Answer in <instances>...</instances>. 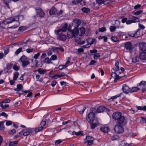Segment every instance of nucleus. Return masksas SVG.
<instances>
[{"label":"nucleus","instance_id":"nucleus-1","mask_svg":"<svg viewBox=\"0 0 146 146\" xmlns=\"http://www.w3.org/2000/svg\"><path fill=\"white\" fill-rule=\"evenodd\" d=\"M112 118L115 120H117L118 123L120 124H123L125 121V117L122 115L120 112H114L112 115Z\"/></svg>","mask_w":146,"mask_h":146},{"label":"nucleus","instance_id":"nucleus-2","mask_svg":"<svg viewBox=\"0 0 146 146\" xmlns=\"http://www.w3.org/2000/svg\"><path fill=\"white\" fill-rule=\"evenodd\" d=\"M140 89V88L136 87L130 88L126 84H124L122 88L123 92L126 94H128L129 93H131L137 92Z\"/></svg>","mask_w":146,"mask_h":146},{"label":"nucleus","instance_id":"nucleus-3","mask_svg":"<svg viewBox=\"0 0 146 146\" xmlns=\"http://www.w3.org/2000/svg\"><path fill=\"white\" fill-rule=\"evenodd\" d=\"M90 111V113L87 116L86 120L88 122L91 123L95 119V114L96 113V108H91Z\"/></svg>","mask_w":146,"mask_h":146},{"label":"nucleus","instance_id":"nucleus-4","mask_svg":"<svg viewBox=\"0 0 146 146\" xmlns=\"http://www.w3.org/2000/svg\"><path fill=\"white\" fill-rule=\"evenodd\" d=\"M120 70H119V71L117 72V73L115 72H112L111 74V76L112 77L114 78L115 80L114 81L115 82H117V80H118L120 78H121L123 77V76H119L118 75H117V74H120L121 73H123L124 71V69L123 68L121 67L120 68Z\"/></svg>","mask_w":146,"mask_h":146},{"label":"nucleus","instance_id":"nucleus-5","mask_svg":"<svg viewBox=\"0 0 146 146\" xmlns=\"http://www.w3.org/2000/svg\"><path fill=\"white\" fill-rule=\"evenodd\" d=\"M19 18L18 16L10 17L3 21L5 24H9L15 21H19Z\"/></svg>","mask_w":146,"mask_h":146},{"label":"nucleus","instance_id":"nucleus-6","mask_svg":"<svg viewBox=\"0 0 146 146\" xmlns=\"http://www.w3.org/2000/svg\"><path fill=\"white\" fill-rule=\"evenodd\" d=\"M20 60L22 62V66L23 67H25L27 65L30 64L28 58L25 56H23L21 57Z\"/></svg>","mask_w":146,"mask_h":146},{"label":"nucleus","instance_id":"nucleus-7","mask_svg":"<svg viewBox=\"0 0 146 146\" xmlns=\"http://www.w3.org/2000/svg\"><path fill=\"white\" fill-rule=\"evenodd\" d=\"M114 129L115 132L117 134L122 133L124 131V128L121 126L119 125H115Z\"/></svg>","mask_w":146,"mask_h":146},{"label":"nucleus","instance_id":"nucleus-8","mask_svg":"<svg viewBox=\"0 0 146 146\" xmlns=\"http://www.w3.org/2000/svg\"><path fill=\"white\" fill-rule=\"evenodd\" d=\"M36 13V16L37 17H43L45 16V13L43 10L40 7H36L35 8Z\"/></svg>","mask_w":146,"mask_h":146},{"label":"nucleus","instance_id":"nucleus-9","mask_svg":"<svg viewBox=\"0 0 146 146\" xmlns=\"http://www.w3.org/2000/svg\"><path fill=\"white\" fill-rule=\"evenodd\" d=\"M94 138L90 136H87L84 139V143H87V145L90 146L93 144Z\"/></svg>","mask_w":146,"mask_h":146},{"label":"nucleus","instance_id":"nucleus-10","mask_svg":"<svg viewBox=\"0 0 146 146\" xmlns=\"http://www.w3.org/2000/svg\"><path fill=\"white\" fill-rule=\"evenodd\" d=\"M85 32V28L83 27H82L78 29L77 28V31L75 32V34L76 35H78L79 36H82L84 35Z\"/></svg>","mask_w":146,"mask_h":146},{"label":"nucleus","instance_id":"nucleus-11","mask_svg":"<svg viewBox=\"0 0 146 146\" xmlns=\"http://www.w3.org/2000/svg\"><path fill=\"white\" fill-rule=\"evenodd\" d=\"M77 31V29L74 28L73 30H68V36L69 38H72L76 36L75 32Z\"/></svg>","mask_w":146,"mask_h":146},{"label":"nucleus","instance_id":"nucleus-12","mask_svg":"<svg viewBox=\"0 0 146 146\" xmlns=\"http://www.w3.org/2000/svg\"><path fill=\"white\" fill-rule=\"evenodd\" d=\"M125 47L127 50H128L129 52L132 53L133 48L132 44L129 42H126L125 44Z\"/></svg>","mask_w":146,"mask_h":146},{"label":"nucleus","instance_id":"nucleus-13","mask_svg":"<svg viewBox=\"0 0 146 146\" xmlns=\"http://www.w3.org/2000/svg\"><path fill=\"white\" fill-rule=\"evenodd\" d=\"M68 25L65 24L64 25L61 29H60L57 31H55V33L56 35H58L59 33L61 32H66L67 29Z\"/></svg>","mask_w":146,"mask_h":146},{"label":"nucleus","instance_id":"nucleus-14","mask_svg":"<svg viewBox=\"0 0 146 146\" xmlns=\"http://www.w3.org/2000/svg\"><path fill=\"white\" fill-rule=\"evenodd\" d=\"M138 86H141L143 92H144L146 91V82L145 81H141L138 84Z\"/></svg>","mask_w":146,"mask_h":146},{"label":"nucleus","instance_id":"nucleus-15","mask_svg":"<svg viewBox=\"0 0 146 146\" xmlns=\"http://www.w3.org/2000/svg\"><path fill=\"white\" fill-rule=\"evenodd\" d=\"M81 22L79 19H75L73 21V25H74L75 28L77 29V28L80 25Z\"/></svg>","mask_w":146,"mask_h":146},{"label":"nucleus","instance_id":"nucleus-16","mask_svg":"<svg viewBox=\"0 0 146 146\" xmlns=\"http://www.w3.org/2000/svg\"><path fill=\"white\" fill-rule=\"evenodd\" d=\"M66 38L67 36L66 35L61 34L58 35L57 38L58 39L64 41L66 40Z\"/></svg>","mask_w":146,"mask_h":146},{"label":"nucleus","instance_id":"nucleus-17","mask_svg":"<svg viewBox=\"0 0 146 146\" xmlns=\"http://www.w3.org/2000/svg\"><path fill=\"white\" fill-rule=\"evenodd\" d=\"M23 135L26 136L29 135L30 133L32 132V131L30 128L26 129L23 130Z\"/></svg>","mask_w":146,"mask_h":146},{"label":"nucleus","instance_id":"nucleus-18","mask_svg":"<svg viewBox=\"0 0 146 146\" xmlns=\"http://www.w3.org/2000/svg\"><path fill=\"white\" fill-rule=\"evenodd\" d=\"M86 41L89 45H91L94 43L95 41V39L92 38H89L86 39Z\"/></svg>","mask_w":146,"mask_h":146},{"label":"nucleus","instance_id":"nucleus-19","mask_svg":"<svg viewBox=\"0 0 146 146\" xmlns=\"http://www.w3.org/2000/svg\"><path fill=\"white\" fill-rule=\"evenodd\" d=\"M139 48L142 51H146V43L142 42L139 45Z\"/></svg>","mask_w":146,"mask_h":146},{"label":"nucleus","instance_id":"nucleus-20","mask_svg":"<svg viewBox=\"0 0 146 146\" xmlns=\"http://www.w3.org/2000/svg\"><path fill=\"white\" fill-rule=\"evenodd\" d=\"M106 110V108L105 106H100L97 110L96 109V113H100L105 111Z\"/></svg>","mask_w":146,"mask_h":146},{"label":"nucleus","instance_id":"nucleus-21","mask_svg":"<svg viewBox=\"0 0 146 146\" xmlns=\"http://www.w3.org/2000/svg\"><path fill=\"white\" fill-rule=\"evenodd\" d=\"M57 13V9L56 8L54 7H52L49 11V13L51 15H55Z\"/></svg>","mask_w":146,"mask_h":146},{"label":"nucleus","instance_id":"nucleus-22","mask_svg":"<svg viewBox=\"0 0 146 146\" xmlns=\"http://www.w3.org/2000/svg\"><path fill=\"white\" fill-rule=\"evenodd\" d=\"M100 130L103 133H107L110 131V129L108 127H104L100 128Z\"/></svg>","mask_w":146,"mask_h":146},{"label":"nucleus","instance_id":"nucleus-23","mask_svg":"<svg viewBox=\"0 0 146 146\" xmlns=\"http://www.w3.org/2000/svg\"><path fill=\"white\" fill-rule=\"evenodd\" d=\"M119 62L118 61H116L115 64V67L113 68V69L117 72H118L119 71Z\"/></svg>","mask_w":146,"mask_h":146},{"label":"nucleus","instance_id":"nucleus-24","mask_svg":"<svg viewBox=\"0 0 146 146\" xmlns=\"http://www.w3.org/2000/svg\"><path fill=\"white\" fill-rule=\"evenodd\" d=\"M139 57L141 60H146V53L143 52L141 53L140 54Z\"/></svg>","mask_w":146,"mask_h":146},{"label":"nucleus","instance_id":"nucleus-25","mask_svg":"<svg viewBox=\"0 0 146 146\" xmlns=\"http://www.w3.org/2000/svg\"><path fill=\"white\" fill-rule=\"evenodd\" d=\"M36 71H38L39 73L42 74H44L46 72L45 70H42L40 68H38L37 70H35V72Z\"/></svg>","mask_w":146,"mask_h":146},{"label":"nucleus","instance_id":"nucleus-26","mask_svg":"<svg viewBox=\"0 0 146 146\" xmlns=\"http://www.w3.org/2000/svg\"><path fill=\"white\" fill-rule=\"evenodd\" d=\"M17 88L14 89V90L17 92L19 91L23 88L22 85L20 84H18L17 86Z\"/></svg>","mask_w":146,"mask_h":146},{"label":"nucleus","instance_id":"nucleus-27","mask_svg":"<svg viewBox=\"0 0 146 146\" xmlns=\"http://www.w3.org/2000/svg\"><path fill=\"white\" fill-rule=\"evenodd\" d=\"M18 141H10L9 143V146H16L18 143Z\"/></svg>","mask_w":146,"mask_h":146},{"label":"nucleus","instance_id":"nucleus-28","mask_svg":"<svg viewBox=\"0 0 146 146\" xmlns=\"http://www.w3.org/2000/svg\"><path fill=\"white\" fill-rule=\"evenodd\" d=\"M19 74V73L17 72H16L14 73L13 79H14V80H16L18 78Z\"/></svg>","mask_w":146,"mask_h":146},{"label":"nucleus","instance_id":"nucleus-29","mask_svg":"<svg viewBox=\"0 0 146 146\" xmlns=\"http://www.w3.org/2000/svg\"><path fill=\"white\" fill-rule=\"evenodd\" d=\"M82 11L84 13H88L90 11V9L88 8L83 7L81 9Z\"/></svg>","mask_w":146,"mask_h":146},{"label":"nucleus","instance_id":"nucleus-30","mask_svg":"<svg viewBox=\"0 0 146 146\" xmlns=\"http://www.w3.org/2000/svg\"><path fill=\"white\" fill-rule=\"evenodd\" d=\"M43 128V127H36L35 128V131L36 133H37L41 131Z\"/></svg>","mask_w":146,"mask_h":146},{"label":"nucleus","instance_id":"nucleus-31","mask_svg":"<svg viewBox=\"0 0 146 146\" xmlns=\"http://www.w3.org/2000/svg\"><path fill=\"white\" fill-rule=\"evenodd\" d=\"M129 145L128 144L126 143L125 141H122L121 142L119 146H128Z\"/></svg>","mask_w":146,"mask_h":146},{"label":"nucleus","instance_id":"nucleus-32","mask_svg":"<svg viewBox=\"0 0 146 146\" xmlns=\"http://www.w3.org/2000/svg\"><path fill=\"white\" fill-rule=\"evenodd\" d=\"M3 1L8 8H9V3L11 2V0H3Z\"/></svg>","mask_w":146,"mask_h":146},{"label":"nucleus","instance_id":"nucleus-33","mask_svg":"<svg viewBox=\"0 0 146 146\" xmlns=\"http://www.w3.org/2000/svg\"><path fill=\"white\" fill-rule=\"evenodd\" d=\"M106 30V28L104 27H102L101 28H99L98 29L99 31L101 33L104 32V31H105Z\"/></svg>","mask_w":146,"mask_h":146},{"label":"nucleus","instance_id":"nucleus-34","mask_svg":"<svg viewBox=\"0 0 146 146\" xmlns=\"http://www.w3.org/2000/svg\"><path fill=\"white\" fill-rule=\"evenodd\" d=\"M22 48L21 47L17 49L15 52V54L16 55L18 54L21 52L23 51Z\"/></svg>","mask_w":146,"mask_h":146},{"label":"nucleus","instance_id":"nucleus-35","mask_svg":"<svg viewBox=\"0 0 146 146\" xmlns=\"http://www.w3.org/2000/svg\"><path fill=\"white\" fill-rule=\"evenodd\" d=\"M0 106L3 109H5L6 108L9 107V105L8 104H5L4 105L3 104H1L0 105Z\"/></svg>","mask_w":146,"mask_h":146},{"label":"nucleus","instance_id":"nucleus-36","mask_svg":"<svg viewBox=\"0 0 146 146\" xmlns=\"http://www.w3.org/2000/svg\"><path fill=\"white\" fill-rule=\"evenodd\" d=\"M131 18L132 19V20L134 21L135 23L136 22H139V21L138 18L135 16H132Z\"/></svg>","mask_w":146,"mask_h":146},{"label":"nucleus","instance_id":"nucleus-37","mask_svg":"<svg viewBox=\"0 0 146 146\" xmlns=\"http://www.w3.org/2000/svg\"><path fill=\"white\" fill-rule=\"evenodd\" d=\"M51 60L48 57L46 58H45L44 60V62L45 63H51Z\"/></svg>","mask_w":146,"mask_h":146},{"label":"nucleus","instance_id":"nucleus-38","mask_svg":"<svg viewBox=\"0 0 146 146\" xmlns=\"http://www.w3.org/2000/svg\"><path fill=\"white\" fill-rule=\"evenodd\" d=\"M82 1V0H74L72 1V3L75 5H77L78 4Z\"/></svg>","mask_w":146,"mask_h":146},{"label":"nucleus","instance_id":"nucleus-39","mask_svg":"<svg viewBox=\"0 0 146 146\" xmlns=\"http://www.w3.org/2000/svg\"><path fill=\"white\" fill-rule=\"evenodd\" d=\"M111 38V40L114 42H116L119 40L118 38L115 36H112Z\"/></svg>","mask_w":146,"mask_h":146},{"label":"nucleus","instance_id":"nucleus-40","mask_svg":"<svg viewBox=\"0 0 146 146\" xmlns=\"http://www.w3.org/2000/svg\"><path fill=\"white\" fill-rule=\"evenodd\" d=\"M64 74L63 73H62L61 75H56L54 76V77L55 79H57L58 78H60L62 76H64Z\"/></svg>","mask_w":146,"mask_h":146},{"label":"nucleus","instance_id":"nucleus-41","mask_svg":"<svg viewBox=\"0 0 146 146\" xmlns=\"http://www.w3.org/2000/svg\"><path fill=\"white\" fill-rule=\"evenodd\" d=\"M5 121L6 122V125L7 126L11 125L13 123V122L10 121L5 120Z\"/></svg>","mask_w":146,"mask_h":146},{"label":"nucleus","instance_id":"nucleus-42","mask_svg":"<svg viewBox=\"0 0 146 146\" xmlns=\"http://www.w3.org/2000/svg\"><path fill=\"white\" fill-rule=\"evenodd\" d=\"M3 116L4 117H5L6 118H7V117L8 116V115L5 113L4 112H2L1 113H0V116Z\"/></svg>","mask_w":146,"mask_h":146},{"label":"nucleus","instance_id":"nucleus-43","mask_svg":"<svg viewBox=\"0 0 146 146\" xmlns=\"http://www.w3.org/2000/svg\"><path fill=\"white\" fill-rule=\"evenodd\" d=\"M4 129V124L2 122H0V130H3Z\"/></svg>","mask_w":146,"mask_h":146},{"label":"nucleus","instance_id":"nucleus-44","mask_svg":"<svg viewBox=\"0 0 146 146\" xmlns=\"http://www.w3.org/2000/svg\"><path fill=\"white\" fill-rule=\"evenodd\" d=\"M57 59V57L56 55H53L50 58V60H56Z\"/></svg>","mask_w":146,"mask_h":146},{"label":"nucleus","instance_id":"nucleus-45","mask_svg":"<svg viewBox=\"0 0 146 146\" xmlns=\"http://www.w3.org/2000/svg\"><path fill=\"white\" fill-rule=\"evenodd\" d=\"M116 28L113 26H111L110 27V29L111 32H114L115 31Z\"/></svg>","mask_w":146,"mask_h":146},{"label":"nucleus","instance_id":"nucleus-46","mask_svg":"<svg viewBox=\"0 0 146 146\" xmlns=\"http://www.w3.org/2000/svg\"><path fill=\"white\" fill-rule=\"evenodd\" d=\"M19 22H17V24L15 25H14L13 26H11L10 27H9V28H10L12 29V28H16L17 27H19Z\"/></svg>","mask_w":146,"mask_h":146},{"label":"nucleus","instance_id":"nucleus-47","mask_svg":"<svg viewBox=\"0 0 146 146\" xmlns=\"http://www.w3.org/2000/svg\"><path fill=\"white\" fill-rule=\"evenodd\" d=\"M97 123H91L90 125L92 129H94L97 126Z\"/></svg>","mask_w":146,"mask_h":146},{"label":"nucleus","instance_id":"nucleus-48","mask_svg":"<svg viewBox=\"0 0 146 146\" xmlns=\"http://www.w3.org/2000/svg\"><path fill=\"white\" fill-rule=\"evenodd\" d=\"M34 50L33 48H28L26 49V51L28 53H30L33 52Z\"/></svg>","mask_w":146,"mask_h":146},{"label":"nucleus","instance_id":"nucleus-49","mask_svg":"<svg viewBox=\"0 0 146 146\" xmlns=\"http://www.w3.org/2000/svg\"><path fill=\"white\" fill-rule=\"evenodd\" d=\"M118 137L117 135H113L111 137V139L112 140H115L118 139Z\"/></svg>","mask_w":146,"mask_h":146},{"label":"nucleus","instance_id":"nucleus-50","mask_svg":"<svg viewBox=\"0 0 146 146\" xmlns=\"http://www.w3.org/2000/svg\"><path fill=\"white\" fill-rule=\"evenodd\" d=\"M13 68L14 70L17 71L19 69L20 67L18 66L15 65L13 66Z\"/></svg>","mask_w":146,"mask_h":146},{"label":"nucleus","instance_id":"nucleus-51","mask_svg":"<svg viewBox=\"0 0 146 146\" xmlns=\"http://www.w3.org/2000/svg\"><path fill=\"white\" fill-rule=\"evenodd\" d=\"M143 11L142 10H139L137 12L134 13L133 14L136 15H137L141 13Z\"/></svg>","mask_w":146,"mask_h":146},{"label":"nucleus","instance_id":"nucleus-52","mask_svg":"<svg viewBox=\"0 0 146 146\" xmlns=\"http://www.w3.org/2000/svg\"><path fill=\"white\" fill-rule=\"evenodd\" d=\"M135 23L134 21L132 20H129L127 21H126V23L127 25L130 24L132 23Z\"/></svg>","mask_w":146,"mask_h":146},{"label":"nucleus","instance_id":"nucleus-53","mask_svg":"<svg viewBox=\"0 0 146 146\" xmlns=\"http://www.w3.org/2000/svg\"><path fill=\"white\" fill-rule=\"evenodd\" d=\"M40 53L38 52L35 55L33 58L35 59L38 58V57L40 55Z\"/></svg>","mask_w":146,"mask_h":146},{"label":"nucleus","instance_id":"nucleus-54","mask_svg":"<svg viewBox=\"0 0 146 146\" xmlns=\"http://www.w3.org/2000/svg\"><path fill=\"white\" fill-rule=\"evenodd\" d=\"M12 64L11 63L7 64V65L6 68L8 70H10L12 68Z\"/></svg>","mask_w":146,"mask_h":146},{"label":"nucleus","instance_id":"nucleus-55","mask_svg":"<svg viewBox=\"0 0 146 146\" xmlns=\"http://www.w3.org/2000/svg\"><path fill=\"white\" fill-rule=\"evenodd\" d=\"M139 58L138 57L136 56L133 58V62H136L139 60Z\"/></svg>","mask_w":146,"mask_h":146},{"label":"nucleus","instance_id":"nucleus-56","mask_svg":"<svg viewBox=\"0 0 146 146\" xmlns=\"http://www.w3.org/2000/svg\"><path fill=\"white\" fill-rule=\"evenodd\" d=\"M83 133V132L82 131H79L78 132H74V134L76 135H79L80 134H82Z\"/></svg>","mask_w":146,"mask_h":146},{"label":"nucleus","instance_id":"nucleus-57","mask_svg":"<svg viewBox=\"0 0 146 146\" xmlns=\"http://www.w3.org/2000/svg\"><path fill=\"white\" fill-rule=\"evenodd\" d=\"M100 55L98 53H96L94 55V59H97L98 58L100 57Z\"/></svg>","mask_w":146,"mask_h":146},{"label":"nucleus","instance_id":"nucleus-58","mask_svg":"<svg viewBox=\"0 0 146 146\" xmlns=\"http://www.w3.org/2000/svg\"><path fill=\"white\" fill-rule=\"evenodd\" d=\"M96 3L99 4V5L103 3V0H96Z\"/></svg>","mask_w":146,"mask_h":146},{"label":"nucleus","instance_id":"nucleus-59","mask_svg":"<svg viewBox=\"0 0 146 146\" xmlns=\"http://www.w3.org/2000/svg\"><path fill=\"white\" fill-rule=\"evenodd\" d=\"M60 47H53L52 48V50L53 51H56V50H59Z\"/></svg>","mask_w":146,"mask_h":146},{"label":"nucleus","instance_id":"nucleus-60","mask_svg":"<svg viewBox=\"0 0 146 146\" xmlns=\"http://www.w3.org/2000/svg\"><path fill=\"white\" fill-rule=\"evenodd\" d=\"M57 83V82L55 80H53L52 82L51 85L52 86L54 87Z\"/></svg>","mask_w":146,"mask_h":146},{"label":"nucleus","instance_id":"nucleus-61","mask_svg":"<svg viewBox=\"0 0 146 146\" xmlns=\"http://www.w3.org/2000/svg\"><path fill=\"white\" fill-rule=\"evenodd\" d=\"M138 31H136L133 35H130V36L136 37H137V33Z\"/></svg>","mask_w":146,"mask_h":146},{"label":"nucleus","instance_id":"nucleus-62","mask_svg":"<svg viewBox=\"0 0 146 146\" xmlns=\"http://www.w3.org/2000/svg\"><path fill=\"white\" fill-rule=\"evenodd\" d=\"M46 124V122L45 121H42L40 123L41 127H43Z\"/></svg>","mask_w":146,"mask_h":146},{"label":"nucleus","instance_id":"nucleus-63","mask_svg":"<svg viewBox=\"0 0 146 146\" xmlns=\"http://www.w3.org/2000/svg\"><path fill=\"white\" fill-rule=\"evenodd\" d=\"M9 51V48H6L4 50V53L5 55L7 54L8 53Z\"/></svg>","mask_w":146,"mask_h":146},{"label":"nucleus","instance_id":"nucleus-64","mask_svg":"<svg viewBox=\"0 0 146 146\" xmlns=\"http://www.w3.org/2000/svg\"><path fill=\"white\" fill-rule=\"evenodd\" d=\"M10 100L8 99H6L3 101V103H9L10 102Z\"/></svg>","mask_w":146,"mask_h":146}]
</instances>
